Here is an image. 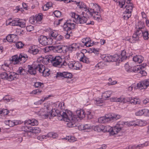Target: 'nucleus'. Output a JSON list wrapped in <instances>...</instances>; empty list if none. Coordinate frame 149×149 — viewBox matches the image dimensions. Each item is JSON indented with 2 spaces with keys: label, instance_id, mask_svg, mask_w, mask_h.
Returning <instances> with one entry per match:
<instances>
[{
  "label": "nucleus",
  "instance_id": "29",
  "mask_svg": "<svg viewBox=\"0 0 149 149\" xmlns=\"http://www.w3.org/2000/svg\"><path fill=\"white\" fill-rule=\"evenodd\" d=\"M140 68V67L137 65L136 66H134L133 68H131V69H130L129 70V71H130L131 72H134L136 73H139L141 72L140 70H139Z\"/></svg>",
  "mask_w": 149,
  "mask_h": 149
},
{
  "label": "nucleus",
  "instance_id": "59",
  "mask_svg": "<svg viewBox=\"0 0 149 149\" xmlns=\"http://www.w3.org/2000/svg\"><path fill=\"white\" fill-rule=\"evenodd\" d=\"M65 139L68 140H69L70 139V141L71 142H74V141L75 140V139H75V138L73 137L70 136V137L69 136H68V137H66Z\"/></svg>",
  "mask_w": 149,
  "mask_h": 149
},
{
  "label": "nucleus",
  "instance_id": "10",
  "mask_svg": "<svg viewBox=\"0 0 149 149\" xmlns=\"http://www.w3.org/2000/svg\"><path fill=\"white\" fill-rule=\"evenodd\" d=\"M143 30L137 29L133 35L132 38L134 39L133 40L131 38L128 39L127 40L132 43L135 42V41L138 40L139 38L143 37Z\"/></svg>",
  "mask_w": 149,
  "mask_h": 149
},
{
  "label": "nucleus",
  "instance_id": "40",
  "mask_svg": "<svg viewBox=\"0 0 149 149\" xmlns=\"http://www.w3.org/2000/svg\"><path fill=\"white\" fill-rule=\"evenodd\" d=\"M49 34L50 36H51L53 38H56L58 36L57 32L55 31H52Z\"/></svg>",
  "mask_w": 149,
  "mask_h": 149
},
{
  "label": "nucleus",
  "instance_id": "57",
  "mask_svg": "<svg viewBox=\"0 0 149 149\" xmlns=\"http://www.w3.org/2000/svg\"><path fill=\"white\" fill-rule=\"evenodd\" d=\"M66 33L65 36V38L67 39L69 38L70 36H71V32L70 31H66Z\"/></svg>",
  "mask_w": 149,
  "mask_h": 149
},
{
  "label": "nucleus",
  "instance_id": "11",
  "mask_svg": "<svg viewBox=\"0 0 149 149\" xmlns=\"http://www.w3.org/2000/svg\"><path fill=\"white\" fill-rule=\"evenodd\" d=\"M72 76L71 73L67 72H58L56 76V77L57 78H60L64 79L67 78L70 79L72 78Z\"/></svg>",
  "mask_w": 149,
  "mask_h": 149
},
{
  "label": "nucleus",
  "instance_id": "19",
  "mask_svg": "<svg viewBox=\"0 0 149 149\" xmlns=\"http://www.w3.org/2000/svg\"><path fill=\"white\" fill-rule=\"evenodd\" d=\"M52 51L55 53H61L63 51L62 47L61 45L52 46Z\"/></svg>",
  "mask_w": 149,
  "mask_h": 149
},
{
  "label": "nucleus",
  "instance_id": "26",
  "mask_svg": "<svg viewBox=\"0 0 149 149\" xmlns=\"http://www.w3.org/2000/svg\"><path fill=\"white\" fill-rule=\"evenodd\" d=\"M111 94V92L110 91L105 92L102 94V98L106 100L107 98L110 97Z\"/></svg>",
  "mask_w": 149,
  "mask_h": 149
},
{
  "label": "nucleus",
  "instance_id": "55",
  "mask_svg": "<svg viewBox=\"0 0 149 149\" xmlns=\"http://www.w3.org/2000/svg\"><path fill=\"white\" fill-rule=\"evenodd\" d=\"M39 68L38 69V71L40 73H42L43 71V70L45 69V67L44 65H42V64H40V65L39 67Z\"/></svg>",
  "mask_w": 149,
  "mask_h": 149
},
{
  "label": "nucleus",
  "instance_id": "22",
  "mask_svg": "<svg viewBox=\"0 0 149 149\" xmlns=\"http://www.w3.org/2000/svg\"><path fill=\"white\" fill-rule=\"evenodd\" d=\"M133 60L135 62L139 63H141L144 60V58L141 56H136L133 57Z\"/></svg>",
  "mask_w": 149,
  "mask_h": 149
},
{
  "label": "nucleus",
  "instance_id": "46",
  "mask_svg": "<svg viewBox=\"0 0 149 149\" xmlns=\"http://www.w3.org/2000/svg\"><path fill=\"white\" fill-rule=\"evenodd\" d=\"M126 2L125 0H120L118 1L119 5L121 8H123V6L125 5Z\"/></svg>",
  "mask_w": 149,
  "mask_h": 149
},
{
  "label": "nucleus",
  "instance_id": "14",
  "mask_svg": "<svg viewBox=\"0 0 149 149\" xmlns=\"http://www.w3.org/2000/svg\"><path fill=\"white\" fill-rule=\"evenodd\" d=\"M75 2L76 3V4L78 6H79V7L80 8H84L85 10H84L85 11H87V13H88V14H89L91 15L92 16L93 13H95V14L96 15H97L98 12H95L94 9H90V10L89 9L87 8L86 7H85L84 6H85V5L83 4L82 5V3L81 4V5H79V4L80 3V2H78V3L76 1H75Z\"/></svg>",
  "mask_w": 149,
  "mask_h": 149
},
{
  "label": "nucleus",
  "instance_id": "49",
  "mask_svg": "<svg viewBox=\"0 0 149 149\" xmlns=\"http://www.w3.org/2000/svg\"><path fill=\"white\" fill-rule=\"evenodd\" d=\"M93 130L95 131L98 132H100L101 130L100 125H97L94 126L93 128Z\"/></svg>",
  "mask_w": 149,
  "mask_h": 149
},
{
  "label": "nucleus",
  "instance_id": "20",
  "mask_svg": "<svg viewBox=\"0 0 149 149\" xmlns=\"http://www.w3.org/2000/svg\"><path fill=\"white\" fill-rule=\"evenodd\" d=\"M19 74L17 72V73L14 72H11L9 73V81H12L15 80V79H17L18 78Z\"/></svg>",
  "mask_w": 149,
  "mask_h": 149
},
{
  "label": "nucleus",
  "instance_id": "38",
  "mask_svg": "<svg viewBox=\"0 0 149 149\" xmlns=\"http://www.w3.org/2000/svg\"><path fill=\"white\" fill-rule=\"evenodd\" d=\"M144 27L145 26L144 23L140 22H139L138 24V27H136V28L137 29L142 30L144 29Z\"/></svg>",
  "mask_w": 149,
  "mask_h": 149
},
{
  "label": "nucleus",
  "instance_id": "31",
  "mask_svg": "<svg viewBox=\"0 0 149 149\" xmlns=\"http://www.w3.org/2000/svg\"><path fill=\"white\" fill-rule=\"evenodd\" d=\"M131 15V13L129 11H125L123 15V17L125 19L127 20Z\"/></svg>",
  "mask_w": 149,
  "mask_h": 149
},
{
  "label": "nucleus",
  "instance_id": "58",
  "mask_svg": "<svg viewBox=\"0 0 149 149\" xmlns=\"http://www.w3.org/2000/svg\"><path fill=\"white\" fill-rule=\"evenodd\" d=\"M42 16L41 15H39L35 17L36 22L40 21L42 19Z\"/></svg>",
  "mask_w": 149,
  "mask_h": 149
},
{
  "label": "nucleus",
  "instance_id": "13",
  "mask_svg": "<svg viewBox=\"0 0 149 149\" xmlns=\"http://www.w3.org/2000/svg\"><path fill=\"white\" fill-rule=\"evenodd\" d=\"M26 129L27 131V132L25 133V134L26 135H28V133L29 132H32L35 134L39 133L41 131L40 128L37 127L26 126Z\"/></svg>",
  "mask_w": 149,
  "mask_h": 149
},
{
  "label": "nucleus",
  "instance_id": "8",
  "mask_svg": "<svg viewBox=\"0 0 149 149\" xmlns=\"http://www.w3.org/2000/svg\"><path fill=\"white\" fill-rule=\"evenodd\" d=\"M62 58L58 56L55 57L53 62L52 63L54 66L59 68H64V66H66L67 63L66 62L62 63Z\"/></svg>",
  "mask_w": 149,
  "mask_h": 149
},
{
  "label": "nucleus",
  "instance_id": "30",
  "mask_svg": "<svg viewBox=\"0 0 149 149\" xmlns=\"http://www.w3.org/2000/svg\"><path fill=\"white\" fill-rule=\"evenodd\" d=\"M148 111V110L146 109H143L139 110L135 113V114L137 116H141L143 114H146V112Z\"/></svg>",
  "mask_w": 149,
  "mask_h": 149
},
{
  "label": "nucleus",
  "instance_id": "1",
  "mask_svg": "<svg viewBox=\"0 0 149 149\" xmlns=\"http://www.w3.org/2000/svg\"><path fill=\"white\" fill-rule=\"evenodd\" d=\"M57 117L59 120H61L63 119L65 121L68 122L67 125L69 127L77 126V124L75 122L76 120V118L74 116L73 117L72 114L70 111H67V113L61 111Z\"/></svg>",
  "mask_w": 149,
  "mask_h": 149
},
{
  "label": "nucleus",
  "instance_id": "50",
  "mask_svg": "<svg viewBox=\"0 0 149 149\" xmlns=\"http://www.w3.org/2000/svg\"><path fill=\"white\" fill-rule=\"evenodd\" d=\"M145 69H141V68H140L139 69V70H140L141 72L139 73H141L143 76H146V75L147 74L145 71Z\"/></svg>",
  "mask_w": 149,
  "mask_h": 149
},
{
  "label": "nucleus",
  "instance_id": "9",
  "mask_svg": "<svg viewBox=\"0 0 149 149\" xmlns=\"http://www.w3.org/2000/svg\"><path fill=\"white\" fill-rule=\"evenodd\" d=\"M120 56L117 54H114L112 56V62H121L124 60L126 59L127 58V56H125V51L124 50L122 51L121 53L120 54Z\"/></svg>",
  "mask_w": 149,
  "mask_h": 149
},
{
  "label": "nucleus",
  "instance_id": "54",
  "mask_svg": "<svg viewBox=\"0 0 149 149\" xmlns=\"http://www.w3.org/2000/svg\"><path fill=\"white\" fill-rule=\"evenodd\" d=\"M43 84L42 83H41L40 82H38L35 83L34 86L38 88L39 87H41L42 85H43Z\"/></svg>",
  "mask_w": 149,
  "mask_h": 149
},
{
  "label": "nucleus",
  "instance_id": "25",
  "mask_svg": "<svg viewBox=\"0 0 149 149\" xmlns=\"http://www.w3.org/2000/svg\"><path fill=\"white\" fill-rule=\"evenodd\" d=\"M37 48V46L35 45L32 46L30 49V52L32 53L33 55L37 54L39 52V50Z\"/></svg>",
  "mask_w": 149,
  "mask_h": 149
},
{
  "label": "nucleus",
  "instance_id": "23",
  "mask_svg": "<svg viewBox=\"0 0 149 149\" xmlns=\"http://www.w3.org/2000/svg\"><path fill=\"white\" fill-rule=\"evenodd\" d=\"M58 136V134L55 133L53 132H49L47 135H43L42 136V138H44V137H52L53 138H56Z\"/></svg>",
  "mask_w": 149,
  "mask_h": 149
},
{
  "label": "nucleus",
  "instance_id": "61",
  "mask_svg": "<svg viewBox=\"0 0 149 149\" xmlns=\"http://www.w3.org/2000/svg\"><path fill=\"white\" fill-rule=\"evenodd\" d=\"M29 22L31 24H33L36 20L35 19V17H31L29 19Z\"/></svg>",
  "mask_w": 149,
  "mask_h": 149
},
{
  "label": "nucleus",
  "instance_id": "53",
  "mask_svg": "<svg viewBox=\"0 0 149 149\" xmlns=\"http://www.w3.org/2000/svg\"><path fill=\"white\" fill-rule=\"evenodd\" d=\"M49 51H52V46H47L45 48V52H48Z\"/></svg>",
  "mask_w": 149,
  "mask_h": 149
},
{
  "label": "nucleus",
  "instance_id": "60",
  "mask_svg": "<svg viewBox=\"0 0 149 149\" xmlns=\"http://www.w3.org/2000/svg\"><path fill=\"white\" fill-rule=\"evenodd\" d=\"M10 122H12L10 120H8V121L5 120L4 121L5 124L6 125H8L10 127L13 126V124L12 123L10 124Z\"/></svg>",
  "mask_w": 149,
  "mask_h": 149
},
{
  "label": "nucleus",
  "instance_id": "39",
  "mask_svg": "<svg viewBox=\"0 0 149 149\" xmlns=\"http://www.w3.org/2000/svg\"><path fill=\"white\" fill-rule=\"evenodd\" d=\"M47 58L48 59L47 60L46 64H47L50 61L52 63L54 58L53 56L52 55L47 56Z\"/></svg>",
  "mask_w": 149,
  "mask_h": 149
},
{
  "label": "nucleus",
  "instance_id": "17",
  "mask_svg": "<svg viewBox=\"0 0 149 149\" xmlns=\"http://www.w3.org/2000/svg\"><path fill=\"white\" fill-rule=\"evenodd\" d=\"M48 39H49V38H47L46 36H41L39 37L38 40L40 44L42 45L45 46L49 44L47 42ZM49 39L51 40V39L49 38Z\"/></svg>",
  "mask_w": 149,
  "mask_h": 149
},
{
  "label": "nucleus",
  "instance_id": "43",
  "mask_svg": "<svg viewBox=\"0 0 149 149\" xmlns=\"http://www.w3.org/2000/svg\"><path fill=\"white\" fill-rule=\"evenodd\" d=\"M1 114H3L4 115H7L9 113V111L6 109L2 110L1 109Z\"/></svg>",
  "mask_w": 149,
  "mask_h": 149
},
{
  "label": "nucleus",
  "instance_id": "48",
  "mask_svg": "<svg viewBox=\"0 0 149 149\" xmlns=\"http://www.w3.org/2000/svg\"><path fill=\"white\" fill-rule=\"evenodd\" d=\"M96 104L97 105L102 103L103 102V100L101 99L97 98L95 100Z\"/></svg>",
  "mask_w": 149,
  "mask_h": 149
},
{
  "label": "nucleus",
  "instance_id": "56",
  "mask_svg": "<svg viewBox=\"0 0 149 149\" xmlns=\"http://www.w3.org/2000/svg\"><path fill=\"white\" fill-rule=\"evenodd\" d=\"M79 65L78 62H75L74 63L73 69L78 70L79 69V67L78 66V65Z\"/></svg>",
  "mask_w": 149,
  "mask_h": 149
},
{
  "label": "nucleus",
  "instance_id": "15",
  "mask_svg": "<svg viewBox=\"0 0 149 149\" xmlns=\"http://www.w3.org/2000/svg\"><path fill=\"white\" fill-rule=\"evenodd\" d=\"M41 114L42 118H51L57 116V115L55 113V111L54 109H52L51 111H49V112L47 111V113L46 112L45 113H41Z\"/></svg>",
  "mask_w": 149,
  "mask_h": 149
},
{
  "label": "nucleus",
  "instance_id": "62",
  "mask_svg": "<svg viewBox=\"0 0 149 149\" xmlns=\"http://www.w3.org/2000/svg\"><path fill=\"white\" fill-rule=\"evenodd\" d=\"M40 64H38L37 65H34V64H33L31 65V66H33V69L35 70L36 71V70L38 69L39 68V67H40Z\"/></svg>",
  "mask_w": 149,
  "mask_h": 149
},
{
  "label": "nucleus",
  "instance_id": "4",
  "mask_svg": "<svg viewBox=\"0 0 149 149\" xmlns=\"http://www.w3.org/2000/svg\"><path fill=\"white\" fill-rule=\"evenodd\" d=\"M120 118V116L119 115L107 114L105 115L104 116L99 118L98 119V121L100 123H103L109 121H114Z\"/></svg>",
  "mask_w": 149,
  "mask_h": 149
},
{
  "label": "nucleus",
  "instance_id": "12",
  "mask_svg": "<svg viewBox=\"0 0 149 149\" xmlns=\"http://www.w3.org/2000/svg\"><path fill=\"white\" fill-rule=\"evenodd\" d=\"M149 86V79L145 80L141 82L140 83H138L137 86L135 87L136 89H139L141 90L145 89Z\"/></svg>",
  "mask_w": 149,
  "mask_h": 149
},
{
  "label": "nucleus",
  "instance_id": "27",
  "mask_svg": "<svg viewBox=\"0 0 149 149\" xmlns=\"http://www.w3.org/2000/svg\"><path fill=\"white\" fill-rule=\"evenodd\" d=\"M28 70L27 72L30 74L35 75L36 74V71L33 69V66H31V65H29L28 66Z\"/></svg>",
  "mask_w": 149,
  "mask_h": 149
},
{
  "label": "nucleus",
  "instance_id": "45",
  "mask_svg": "<svg viewBox=\"0 0 149 149\" xmlns=\"http://www.w3.org/2000/svg\"><path fill=\"white\" fill-rule=\"evenodd\" d=\"M54 13L55 16L57 17H60L61 15V12L58 10L55 11Z\"/></svg>",
  "mask_w": 149,
  "mask_h": 149
},
{
  "label": "nucleus",
  "instance_id": "63",
  "mask_svg": "<svg viewBox=\"0 0 149 149\" xmlns=\"http://www.w3.org/2000/svg\"><path fill=\"white\" fill-rule=\"evenodd\" d=\"M42 91L40 90V89H37L33 90L32 92V93L33 94H37L38 93H40Z\"/></svg>",
  "mask_w": 149,
  "mask_h": 149
},
{
  "label": "nucleus",
  "instance_id": "35",
  "mask_svg": "<svg viewBox=\"0 0 149 149\" xmlns=\"http://www.w3.org/2000/svg\"><path fill=\"white\" fill-rule=\"evenodd\" d=\"M133 7V5L132 4H130V5H127L125 7L126 8L125 10L129 11L130 13H131Z\"/></svg>",
  "mask_w": 149,
  "mask_h": 149
},
{
  "label": "nucleus",
  "instance_id": "18",
  "mask_svg": "<svg viewBox=\"0 0 149 149\" xmlns=\"http://www.w3.org/2000/svg\"><path fill=\"white\" fill-rule=\"evenodd\" d=\"M28 124L30 125H31L32 126H34L35 125H37L38 124V122L37 120L34 119L25 121V125Z\"/></svg>",
  "mask_w": 149,
  "mask_h": 149
},
{
  "label": "nucleus",
  "instance_id": "41",
  "mask_svg": "<svg viewBox=\"0 0 149 149\" xmlns=\"http://www.w3.org/2000/svg\"><path fill=\"white\" fill-rule=\"evenodd\" d=\"M148 31H144L143 33V38L144 40H147L148 39Z\"/></svg>",
  "mask_w": 149,
  "mask_h": 149
},
{
  "label": "nucleus",
  "instance_id": "42",
  "mask_svg": "<svg viewBox=\"0 0 149 149\" xmlns=\"http://www.w3.org/2000/svg\"><path fill=\"white\" fill-rule=\"evenodd\" d=\"M15 45L16 47L18 48H21L23 47L24 45L22 42L19 41L16 43L15 44Z\"/></svg>",
  "mask_w": 149,
  "mask_h": 149
},
{
  "label": "nucleus",
  "instance_id": "28",
  "mask_svg": "<svg viewBox=\"0 0 149 149\" xmlns=\"http://www.w3.org/2000/svg\"><path fill=\"white\" fill-rule=\"evenodd\" d=\"M28 72L27 70H26L23 69L22 67H19L18 70L17 71L18 74H19L21 75H24Z\"/></svg>",
  "mask_w": 149,
  "mask_h": 149
},
{
  "label": "nucleus",
  "instance_id": "5",
  "mask_svg": "<svg viewBox=\"0 0 149 149\" xmlns=\"http://www.w3.org/2000/svg\"><path fill=\"white\" fill-rule=\"evenodd\" d=\"M27 57L26 54L21 53L19 56L17 55L13 56L11 61L14 65L21 64L24 63L27 60Z\"/></svg>",
  "mask_w": 149,
  "mask_h": 149
},
{
  "label": "nucleus",
  "instance_id": "64",
  "mask_svg": "<svg viewBox=\"0 0 149 149\" xmlns=\"http://www.w3.org/2000/svg\"><path fill=\"white\" fill-rule=\"evenodd\" d=\"M68 24L66 23L65 22H64L63 26V27L65 31H67V29H68Z\"/></svg>",
  "mask_w": 149,
  "mask_h": 149
},
{
  "label": "nucleus",
  "instance_id": "47",
  "mask_svg": "<svg viewBox=\"0 0 149 149\" xmlns=\"http://www.w3.org/2000/svg\"><path fill=\"white\" fill-rule=\"evenodd\" d=\"M26 29L27 31L30 32L33 30L34 27L33 26L30 25L27 26L26 27Z\"/></svg>",
  "mask_w": 149,
  "mask_h": 149
},
{
  "label": "nucleus",
  "instance_id": "51",
  "mask_svg": "<svg viewBox=\"0 0 149 149\" xmlns=\"http://www.w3.org/2000/svg\"><path fill=\"white\" fill-rule=\"evenodd\" d=\"M112 59V56H107L105 57V58L104 59L105 61L109 62H112L111 60Z\"/></svg>",
  "mask_w": 149,
  "mask_h": 149
},
{
  "label": "nucleus",
  "instance_id": "36",
  "mask_svg": "<svg viewBox=\"0 0 149 149\" xmlns=\"http://www.w3.org/2000/svg\"><path fill=\"white\" fill-rule=\"evenodd\" d=\"M88 53L93 52L96 54H98L99 53L98 49H95V48L93 47L90 48L88 50Z\"/></svg>",
  "mask_w": 149,
  "mask_h": 149
},
{
  "label": "nucleus",
  "instance_id": "21",
  "mask_svg": "<svg viewBox=\"0 0 149 149\" xmlns=\"http://www.w3.org/2000/svg\"><path fill=\"white\" fill-rule=\"evenodd\" d=\"M17 36L16 34H10L8 35L6 37V39L9 42H13L15 39H17Z\"/></svg>",
  "mask_w": 149,
  "mask_h": 149
},
{
  "label": "nucleus",
  "instance_id": "6",
  "mask_svg": "<svg viewBox=\"0 0 149 149\" xmlns=\"http://www.w3.org/2000/svg\"><path fill=\"white\" fill-rule=\"evenodd\" d=\"M100 125L101 131H102L103 132H110L111 134L112 135L118 133L121 129V127H119L118 126H116L113 127H111L110 129L107 130L106 127L102 125Z\"/></svg>",
  "mask_w": 149,
  "mask_h": 149
},
{
  "label": "nucleus",
  "instance_id": "16",
  "mask_svg": "<svg viewBox=\"0 0 149 149\" xmlns=\"http://www.w3.org/2000/svg\"><path fill=\"white\" fill-rule=\"evenodd\" d=\"M76 114L77 115V116L74 115H72L73 117V116H74V117H75V119H76V121H75V123L77 124V121L78 120H77V117L79 118L80 119H82L83 118L85 117V114L84 113V111L83 110H77L76 111Z\"/></svg>",
  "mask_w": 149,
  "mask_h": 149
},
{
  "label": "nucleus",
  "instance_id": "7",
  "mask_svg": "<svg viewBox=\"0 0 149 149\" xmlns=\"http://www.w3.org/2000/svg\"><path fill=\"white\" fill-rule=\"evenodd\" d=\"M6 25H8L12 26H18L22 28H24L26 26L25 23L21 21L19 19L16 20L15 19H12L11 18L8 19L6 22Z\"/></svg>",
  "mask_w": 149,
  "mask_h": 149
},
{
  "label": "nucleus",
  "instance_id": "2",
  "mask_svg": "<svg viewBox=\"0 0 149 149\" xmlns=\"http://www.w3.org/2000/svg\"><path fill=\"white\" fill-rule=\"evenodd\" d=\"M70 15L74 19L73 21L77 24H82L86 23L87 25L94 24L93 21H90V22H88L87 18L84 15H79L73 12L71 13Z\"/></svg>",
  "mask_w": 149,
  "mask_h": 149
},
{
  "label": "nucleus",
  "instance_id": "37",
  "mask_svg": "<svg viewBox=\"0 0 149 149\" xmlns=\"http://www.w3.org/2000/svg\"><path fill=\"white\" fill-rule=\"evenodd\" d=\"M80 61L87 63H88L89 62L88 59L86 57L84 56V54H83V57H81L80 58Z\"/></svg>",
  "mask_w": 149,
  "mask_h": 149
},
{
  "label": "nucleus",
  "instance_id": "32",
  "mask_svg": "<svg viewBox=\"0 0 149 149\" xmlns=\"http://www.w3.org/2000/svg\"><path fill=\"white\" fill-rule=\"evenodd\" d=\"M9 73H8L6 72H3L1 73L0 75V77L2 79L5 80H7L9 81Z\"/></svg>",
  "mask_w": 149,
  "mask_h": 149
},
{
  "label": "nucleus",
  "instance_id": "44",
  "mask_svg": "<svg viewBox=\"0 0 149 149\" xmlns=\"http://www.w3.org/2000/svg\"><path fill=\"white\" fill-rule=\"evenodd\" d=\"M66 50L67 52L68 51L70 52H72V51L75 50L72 46V45H71L67 47Z\"/></svg>",
  "mask_w": 149,
  "mask_h": 149
},
{
  "label": "nucleus",
  "instance_id": "52",
  "mask_svg": "<svg viewBox=\"0 0 149 149\" xmlns=\"http://www.w3.org/2000/svg\"><path fill=\"white\" fill-rule=\"evenodd\" d=\"M82 126L83 128V130H84L86 129H90L92 127H91L90 125L88 124H85L84 125H83Z\"/></svg>",
  "mask_w": 149,
  "mask_h": 149
},
{
  "label": "nucleus",
  "instance_id": "34",
  "mask_svg": "<svg viewBox=\"0 0 149 149\" xmlns=\"http://www.w3.org/2000/svg\"><path fill=\"white\" fill-rule=\"evenodd\" d=\"M49 71V70L47 68H45V69L43 70L42 72V76L44 77L49 76L50 74Z\"/></svg>",
  "mask_w": 149,
  "mask_h": 149
},
{
  "label": "nucleus",
  "instance_id": "24",
  "mask_svg": "<svg viewBox=\"0 0 149 149\" xmlns=\"http://www.w3.org/2000/svg\"><path fill=\"white\" fill-rule=\"evenodd\" d=\"M124 125H126L127 126H130V125H129V122H118L117 123V124L116 126H118V127H121V129L118 132L120 131L123 127V126Z\"/></svg>",
  "mask_w": 149,
  "mask_h": 149
},
{
  "label": "nucleus",
  "instance_id": "33",
  "mask_svg": "<svg viewBox=\"0 0 149 149\" xmlns=\"http://www.w3.org/2000/svg\"><path fill=\"white\" fill-rule=\"evenodd\" d=\"M147 122L145 121H142V120H139L137 121L135 123V125L139 126H140L145 125L146 124Z\"/></svg>",
  "mask_w": 149,
  "mask_h": 149
},
{
  "label": "nucleus",
  "instance_id": "3",
  "mask_svg": "<svg viewBox=\"0 0 149 149\" xmlns=\"http://www.w3.org/2000/svg\"><path fill=\"white\" fill-rule=\"evenodd\" d=\"M110 100L111 102H120L124 103L129 102L134 104H139L140 103V100L139 99H133L132 97H128L125 99L122 97L119 98L113 97L111 98Z\"/></svg>",
  "mask_w": 149,
  "mask_h": 149
}]
</instances>
